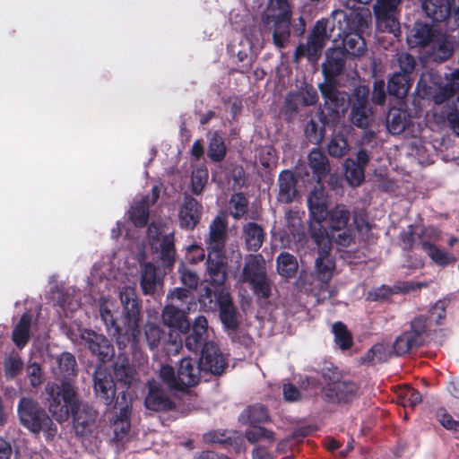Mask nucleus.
<instances>
[{"label":"nucleus","mask_w":459,"mask_h":459,"mask_svg":"<svg viewBox=\"0 0 459 459\" xmlns=\"http://www.w3.org/2000/svg\"><path fill=\"white\" fill-rule=\"evenodd\" d=\"M269 420L268 410L261 403L247 406L239 415V421L245 425L255 426Z\"/></svg>","instance_id":"36"},{"label":"nucleus","mask_w":459,"mask_h":459,"mask_svg":"<svg viewBox=\"0 0 459 459\" xmlns=\"http://www.w3.org/2000/svg\"><path fill=\"white\" fill-rule=\"evenodd\" d=\"M252 427V429L245 431V437L251 444H255L262 439L268 441L274 440V432L273 430L257 425Z\"/></svg>","instance_id":"57"},{"label":"nucleus","mask_w":459,"mask_h":459,"mask_svg":"<svg viewBox=\"0 0 459 459\" xmlns=\"http://www.w3.org/2000/svg\"><path fill=\"white\" fill-rule=\"evenodd\" d=\"M351 123L361 129L368 128L374 120V112L369 104V88L366 85L355 87L349 104Z\"/></svg>","instance_id":"10"},{"label":"nucleus","mask_w":459,"mask_h":459,"mask_svg":"<svg viewBox=\"0 0 459 459\" xmlns=\"http://www.w3.org/2000/svg\"><path fill=\"white\" fill-rule=\"evenodd\" d=\"M135 289H123L119 293L123 307V325H120L107 307H100V316L108 332L116 337L120 350L129 346L134 357H143L140 349L141 330L139 327L141 301Z\"/></svg>","instance_id":"2"},{"label":"nucleus","mask_w":459,"mask_h":459,"mask_svg":"<svg viewBox=\"0 0 459 459\" xmlns=\"http://www.w3.org/2000/svg\"><path fill=\"white\" fill-rule=\"evenodd\" d=\"M439 30L426 22H415L407 36V42L411 48H424L432 43Z\"/></svg>","instance_id":"26"},{"label":"nucleus","mask_w":459,"mask_h":459,"mask_svg":"<svg viewBox=\"0 0 459 459\" xmlns=\"http://www.w3.org/2000/svg\"><path fill=\"white\" fill-rule=\"evenodd\" d=\"M325 126L328 125L323 124L318 116V121L311 118L307 122L304 134L307 141L313 144H320L325 134Z\"/></svg>","instance_id":"44"},{"label":"nucleus","mask_w":459,"mask_h":459,"mask_svg":"<svg viewBox=\"0 0 459 459\" xmlns=\"http://www.w3.org/2000/svg\"><path fill=\"white\" fill-rule=\"evenodd\" d=\"M58 365L60 371L65 374V377L62 381H69L67 377L75 375L77 364L75 357L72 353H62L58 359Z\"/></svg>","instance_id":"58"},{"label":"nucleus","mask_w":459,"mask_h":459,"mask_svg":"<svg viewBox=\"0 0 459 459\" xmlns=\"http://www.w3.org/2000/svg\"><path fill=\"white\" fill-rule=\"evenodd\" d=\"M308 165L318 181L325 178L330 172L331 168L325 152L314 148L308 154Z\"/></svg>","instance_id":"37"},{"label":"nucleus","mask_w":459,"mask_h":459,"mask_svg":"<svg viewBox=\"0 0 459 459\" xmlns=\"http://www.w3.org/2000/svg\"><path fill=\"white\" fill-rule=\"evenodd\" d=\"M95 396L104 405L110 406L116 396V383L111 374L105 368L98 367L93 374Z\"/></svg>","instance_id":"19"},{"label":"nucleus","mask_w":459,"mask_h":459,"mask_svg":"<svg viewBox=\"0 0 459 459\" xmlns=\"http://www.w3.org/2000/svg\"><path fill=\"white\" fill-rule=\"evenodd\" d=\"M206 270L209 281L213 287H225L227 262L225 261L224 255H214L213 254H208Z\"/></svg>","instance_id":"28"},{"label":"nucleus","mask_w":459,"mask_h":459,"mask_svg":"<svg viewBox=\"0 0 459 459\" xmlns=\"http://www.w3.org/2000/svg\"><path fill=\"white\" fill-rule=\"evenodd\" d=\"M328 154L333 158H342L349 152V144L342 134H336L327 146Z\"/></svg>","instance_id":"51"},{"label":"nucleus","mask_w":459,"mask_h":459,"mask_svg":"<svg viewBox=\"0 0 459 459\" xmlns=\"http://www.w3.org/2000/svg\"><path fill=\"white\" fill-rule=\"evenodd\" d=\"M387 358L386 348L383 343L374 344L361 358L362 362L365 364H377L385 361Z\"/></svg>","instance_id":"55"},{"label":"nucleus","mask_w":459,"mask_h":459,"mask_svg":"<svg viewBox=\"0 0 459 459\" xmlns=\"http://www.w3.org/2000/svg\"><path fill=\"white\" fill-rule=\"evenodd\" d=\"M300 94L296 91H290L287 93L282 112L287 122H291L299 112V106L300 104Z\"/></svg>","instance_id":"49"},{"label":"nucleus","mask_w":459,"mask_h":459,"mask_svg":"<svg viewBox=\"0 0 459 459\" xmlns=\"http://www.w3.org/2000/svg\"><path fill=\"white\" fill-rule=\"evenodd\" d=\"M262 14H267L268 16L273 14L292 15V7L290 0H269L267 6Z\"/></svg>","instance_id":"56"},{"label":"nucleus","mask_w":459,"mask_h":459,"mask_svg":"<svg viewBox=\"0 0 459 459\" xmlns=\"http://www.w3.org/2000/svg\"><path fill=\"white\" fill-rule=\"evenodd\" d=\"M198 360L204 375L211 373L214 376H220L224 373L228 367L226 359L214 342H208L204 346Z\"/></svg>","instance_id":"20"},{"label":"nucleus","mask_w":459,"mask_h":459,"mask_svg":"<svg viewBox=\"0 0 459 459\" xmlns=\"http://www.w3.org/2000/svg\"><path fill=\"white\" fill-rule=\"evenodd\" d=\"M351 213L343 204H337L328 211V226L331 231H340L347 228Z\"/></svg>","instance_id":"39"},{"label":"nucleus","mask_w":459,"mask_h":459,"mask_svg":"<svg viewBox=\"0 0 459 459\" xmlns=\"http://www.w3.org/2000/svg\"><path fill=\"white\" fill-rule=\"evenodd\" d=\"M228 220L226 215L215 216L209 226V235L205 239L208 254L224 255L228 237Z\"/></svg>","instance_id":"15"},{"label":"nucleus","mask_w":459,"mask_h":459,"mask_svg":"<svg viewBox=\"0 0 459 459\" xmlns=\"http://www.w3.org/2000/svg\"><path fill=\"white\" fill-rule=\"evenodd\" d=\"M335 264L331 258L330 251H320L315 263V273H308L303 270L300 271L299 282L301 285H312L313 279L316 278L321 283L326 284L333 277V272Z\"/></svg>","instance_id":"16"},{"label":"nucleus","mask_w":459,"mask_h":459,"mask_svg":"<svg viewBox=\"0 0 459 459\" xmlns=\"http://www.w3.org/2000/svg\"><path fill=\"white\" fill-rule=\"evenodd\" d=\"M149 196L145 195L135 202L129 211V219L135 227L143 228L147 225L150 218Z\"/></svg>","instance_id":"38"},{"label":"nucleus","mask_w":459,"mask_h":459,"mask_svg":"<svg viewBox=\"0 0 459 459\" xmlns=\"http://www.w3.org/2000/svg\"><path fill=\"white\" fill-rule=\"evenodd\" d=\"M81 338L91 352L100 361L105 362L113 358L115 354L113 345L105 335L85 329L82 332Z\"/></svg>","instance_id":"21"},{"label":"nucleus","mask_w":459,"mask_h":459,"mask_svg":"<svg viewBox=\"0 0 459 459\" xmlns=\"http://www.w3.org/2000/svg\"><path fill=\"white\" fill-rule=\"evenodd\" d=\"M368 26L367 18L363 13L356 10L342 14V20L339 19L336 24V30L342 29L343 32H359L363 34Z\"/></svg>","instance_id":"33"},{"label":"nucleus","mask_w":459,"mask_h":459,"mask_svg":"<svg viewBox=\"0 0 459 459\" xmlns=\"http://www.w3.org/2000/svg\"><path fill=\"white\" fill-rule=\"evenodd\" d=\"M242 238L247 251L257 252L265 239V232L258 223L247 222L243 226Z\"/></svg>","instance_id":"31"},{"label":"nucleus","mask_w":459,"mask_h":459,"mask_svg":"<svg viewBox=\"0 0 459 459\" xmlns=\"http://www.w3.org/2000/svg\"><path fill=\"white\" fill-rule=\"evenodd\" d=\"M411 289H374L368 292L369 301H385L393 294H407Z\"/></svg>","instance_id":"59"},{"label":"nucleus","mask_w":459,"mask_h":459,"mask_svg":"<svg viewBox=\"0 0 459 459\" xmlns=\"http://www.w3.org/2000/svg\"><path fill=\"white\" fill-rule=\"evenodd\" d=\"M162 330L154 324H146L144 326V335L147 344L151 350H154L160 344Z\"/></svg>","instance_id":"61"},{"label":"nucleus","mask_w":459,"mask_h":459,"mask_svg":"<svg viewBox=\"0 0 459 459\" xmlns=\"http://www.w3.org/2000/svg\"><path fill=\"white\" fill-rule=\"evenodd\" d=\"M420 245L422 249L437 265L446 266L448 264H455L456 261L454 255L440 249L438 247H437L435 244L430 243L429 241L421 239Z\"/></svg>","instance_id":"41"},{"label":"nucleus","mask_w":459,"mask_h":459,"mask_svg":"<svg viewBox=\"0 0 459 459\" xmlns=\"http://www.w3.org/2000/svg\"><path fill=\"white\" fill-rule=\"evenodd\" d=\"M203 374L204 373L198 359L190 357L183 358L178 368V380L181 385L180 391H186L189 387L196 385Z\"/></svg>","instance_id":"23"},{"label":"nucleus","mask_w":459,"mask_h":459,"mask_svg":"<svg viewBox=\"0 0 459 459\" xmlns=\"http://www.w3.org/2000/svg\"><path fill=\"white\" fill-rule=\"evenodd\" d=\"M185 335V346L192 352H202L207 342L208 322L205 316H198Z\"/></svg>","instance_id":"22"},{"label":"nucleus","mask_w":459,"mask_h":459,"mask_svg":"<svg viewBox=\"0 0 459 459\" xmlns=\"http://www.w3.org/2000/svg\"><path fill=\"white\" fill-rule=\"evenodd\" d=\"M264 44L263 31L255 26L249 28L238 41L230 42L227 51L230 56L237 57L239 63L238 68L233 69L232 72L248 74L257 57L256 50L263 48Z\"/></svg>","instance_id":"6"},{"label":"nucleus","mask_w":459,"mask_h":459,"mask_svg":"<svg viewBox=\"0 0 459 459\" xmlns=\"http://www.w3.org/2000/svg\"><path fill=\"white\" fill-rule=\"evenodd\" d=\"M292 15L262 14L261 24L264 31L272 32L273 42L278 48H284L290 41ZM262 30V29H260Z\"/></svg>","instance_id":"12"},{"label":"nucleus","mask_w":459,"mask_h":459,"mask_svg":"<svg viewBox=\"0 0 459 459\" xmlns=\"http://www.w3.org/2000/svg\"><path fill=\"white\" fill-rule=\"evenodd\" d=\"M402 0H377L374 6L375 16L379 30L392 33L395 38L401 36V27L396 17L397 6Z\"/></svg>","instance_id":"13"},{"label":"nucleus","mask_w":459,"mask_h":459,"mask_svg":"<svg viewBox=\"0 0 459 459\" xmlns=\"http://www.w3.org/2000/svg\"><path fill=\"white\" fill-rule=\"evenodd\" d=\"M448 304L449 299H439L427 314L414 317L411 322L410 330L395 339L394 343L395 353L403 356L429 342L436 333L437 326L444 325L446 317V307Z\"/></svg>","instance_id":"4"},{"label":"nucleus","mask_w":459,"mask_h":459,"mask_svg":"<svg viewBox=\"0 0 459 459\" xmlns=\"http://www.w3.org/2000/svg\"><path fill=\"white\" fill-rule=\"evenodd\" d=\"M430 45L431 56L436 62H445L448 60L454 53V40L449 35L442 33L440 30Z\"/></svg>","instance_id":"32"},{"label":"nucleus","mask_w":459,"mask_h":459,"mask_svg":"<svg viewBox=\"0 0 459 459\" xmlns=\"http://www.w3.org/2000/svg\"><path fill=\"white\" fill-rule=\"evenodd\" d=\"M277 184L279 187L278 202L281 204L292 203L298 195V178L296 175L291 170L284 169L280 172Z\"/></svg>","instance_id":"27"},{"label":"nucleus","mask_w":459,"mask_h":459,"mask_svg":"<svg viewBox=\"0 0 459 459\" xmlns=\"http://www.w3.org/2000/svg\"><path fill=\"white\" fill-rule=\"evenodd\" d=\"M160 258L168 264L172 265L176 260L175 238L173 233L164 235L160 243Z\"/></svg>","instance_id":"45"},{"label":"nucleus","mask_w":459,"mask_h":459,"mask_svg":"<svg viewBox=\"0 0 459 459\" xmlns=\"http://www.w3.org/2000/svg\"><path fill=\"white\" fill-rule=\"evenodd\" d=\"M162 321L172 331H178L179 333H186L191 325L186 314L174 306H167L164 308Z\"/></svg>","instance_id":"30"},{"label":"nucleus","mask_w":459,"mask_h":459,"mask_svg":"<svg viewBox=\"0 0 459 459\" xmlns=\"http://www.w3.org/2000/svg\"><path fill=\"white\" fill-rule=\"evenodd\" d=\"M437 417L445 429L459 434V420H454L445 409L439 410L437 413Z\"/></svg>","instance_id":"63"},{"label":"nucleus","mask_w":459,"mask_h":459,"mask_svg":"<svg viewBox=\"0 0 459 459\" xmlns=\"http://www.w3.org/2000/svg\"><path fill=\"white\" fill-rule=\"evenodd\" d=\"M276 268L283 278H295L299 269L297 258L288 252H281L276 258Z\"/></svg>","instance_id":"40"},{"label":"nucleus","mask_w":459,"mask_h":459,"mask_svg":"<svg viewBox=\"0 0 459 459\" xmlns=\"http://www.w3.org/2000/svg\"><path fill=\"white\" fill-rule=\"evenodd\" d=\"M359 386L355 382L338 381L327 383L322 389V396L331 403H348L357 396Z\"/></svg>","instance_id":"18"},{"label":"nucleus","mask_w":459,"mask_h":459,"mask_svg":"<svg viewBox=\"0 0 459 459\" xmlns=\"http://www.w3.org/2000/svg\"><path fill=\"white\" fill-rule=\"evenodd\" d=\"M227 154V147L221 134L216 131L212 134L209 141L207 156L213 162L222 161Z\"/></svg>","instance_id":"43"},{"label":"nucleus","mask_w":459,"mask_h":459,"mask_svg":"<svg viewBox=\"0 0 459 459\" xmlns=\"http://www.w3.org/2000/svg\"><path fill=\"white\" fill-rule=\"evenodd\" d=\"M459 90V84L456 82H447L439 87L432 95V100L435 104L440 105L454 98Z\"/></svg>","instance_id":"53"},{"label":"nucleus","mask_w":459,"mask_h":459,"mask_svg":"<svg viewBox=\"0 0 459 459\" xmlns=\"http://www.w3.org/2000/svg\"><path fill=\"white\" fill-rule=\"evenodd\" d=\"M205 443L218 444L222 447H230L237 445L236 437H232L229 430H212L204 435Z\"/></svg>","instance_id":"47"},{"label":"nucleus","mask_w":459,"mask_h":459,"mask_svg":"<svg viewBox=\"0 0 459 459\" xmlns=\"http://www.w3.org/2000/svg\"><path fill=\"white\" fill-rule=\"evenodd\" d=\"M394 67H397L388 79L386 91L396 99L404 98L414 82L413 73L416 67L414 56L407 52L397 54Z\"/></svg>","instance_id":"9"},{"label":"nucleus","mask_w":459,"mask_h":459,"mask_svg":"<svg viewBox=\"0 0 459 459\" xmlns=\"http://www.w3.org/2000/svg\"><path fill=\"white\" fill-rule=\"evenodd\" d=\"M236 278L238 282L247 283L250 287H270L266 264L261 255L247 256L242 272Z\"/></svg>","instance_id":"11"},{"label":"nucleus","mask_w":459,"mask_h":459,"mask_svg":"<svg viewBox=\"0 0 459 459\" xmlns=\"http://www.w3.org/2000/svg\"><path fill=\"white\" fill-rule=\"evenodd\" d=\"M422 9L426 15L435 22L446 21L451 13L449 0H424Z\"/></svg>","instance_id":"34"},{"label":"nucleus","mask_w":459,"mask_h":459,"mask_svg":"<svg viewBox=\"0 0 459 459\" xmlns=\"http://www.w3.org/2000/svg\"><path fill=\"white\" fill-rule=\"evenodd\" d=\"M401 246L405 251H411L415 244L414 226L409 225L406 230H403L399 236Z\"/></svg>","instance_id":"64"},{"label":"nucleus","mask_w":459,"mask_h":459,"mask_svg":"<svg viewBox=\"0 0 459 459\" xmlns=\"http://www.w3.org/2000/svg\"><path fill=\"white\" fill-rule=\"evenodd\" d=\"M345 177L353 186H359L365 178V169L355 165L353 159H347L345 161Z\"/></svg>","instance_id":"50"},{"label":"nucleus","mask_w":459,"mask_h":459,"mask_svg":"<svg viewBox=\"0 0 459 459\" xmlns=\"http://www.w3.org/2000/svg\"><path fill=\"white\" fill-rule=\"evenodd\" d=\"M21 424L34 435L43 432L47 441H52L58 429L48 411L37 401L22 397L17 406Z\"/></svg>","instance_id":"5"},{"label":"nucleus","mask_w":459,"mask_h":459,"mask_svg":"<svg viewBox=\"0 0 459 459\" xmlns=\"http://www.w3.org/2000/svg\"><path fill=\"white\" fill-rule=\"evenodd\" d=\"M160 379L169 388L180 391V384L178 380V372H175L173 367L169 365H163L160 371Z\"/></svg>","instance_id":"60"},{"label":"nucleus","mask_w":459,"mask_h":459,"mask_svg":"<svg viewBox=\"0 0 459 459\" xmlns=\"http://www.w3.org/2000/svg\"><path fill=\"white\" fill-rule=\"evenodd\" d=\"M332 329L334 335V342L339 348L342 351L349 350L353 344V339L346 325L341 321L335 322Z\"/></svg>","instance_id":"46"},{"label":"nucleus","mask_w":459,"mask_h":459,"mask_svg":"<svg viewBox=\"0 0 459 459\" xmlns=\"http://www.w3.org/2000/svg\"><path fill=\"white\" fill-rule=\"evenodd\" d=\"M141 268V286L140 287H155L160 282V278L157 273V267L151 262H143L140 264Z\"/></svg>","instance_id":"48"},{"label":"nucleus","mask_w":459,"mask_h":459,"mask_svg":"<svg viewBox=\"0 0 459 459\" xmlns=\"http://www.w3.org/2000/svg\"><path fill=\"white\" fill-rule=\"evenodd\" d=\"M327 22L319 20L311 30L306 44H299L294 51L296 60L306 56L308 61H316L321 56L327 39ZM329 38L333 41L341 40V48L346 52V56L352 57L361 56L366 51V42L359 32H343L342 29L336 30L333 23L330 30Z\"/></svg>","instance_id":"3"},{"label":"nucleus","mask_w":459,"mask_h":459,"mask_svg":"<svg viewBox=\"0 0 459 459\" xmlns=\"http://www.w3.org/2000/svg\"><path fill=\"white\" fill-rule=\"evenodd\" d=\"M230 214L235 219H240L247 212L248 201L243 193H235L231 195Z\"/></svg>","instance_id":"52"},{"label":"nucleus","mask_w":459,"mask_h":459,"mask_svg":"<svg viewBox=\"0 0 459 459\" xmlns=\"http://www.w3.org/2000/svg\"><path fill=\"white\" fill-rule=\"evenodd\" d=\"M324 100V110L317 115L325 125L336 127L344 117L351 100V93L338 89L337 82H322L318 84Z\"/></svg>","instance_id":"7"},{"label":"nucleus","mask_w":459,"mask_h":459,"mask_svg":"<svg viewBox=\"0 0 459 459\" xmlns=\"http://www.w3.org/2000/svg\"><path fill=\"white\" fill-rule=\"evenodd\" d=\"M385 124L390 134H400L412 125L411 117L407 110L393 107L386 114Z\"/></svg>","instance_id":"29"},{"label":"nucleus","mask_w":459,"mask_h":459,"mask_svg":"<svg viewBox=\"0 0 459 459\" xmlns=\"http://www.w3.org/2000/svg\"><path fill=\"white\" fill-rule=\"evenodd\" d=\"M115 377L117 380L128 389L133 382V369L128 363H122L115 368Z\"/></svg>","instance_id":"62"},{"label":"nucleus","mask_w":459,"mask_h":459,"mask_svg":"<svg viewBox=\"0 0 459 459\" xmlns=\"http://www.w3.org/2000/svg\"><path fill=\"white\" fill-rule=\"evenodd\" d=\"M224 332L230 338V342L234 344H238L239 346L247 349L254 343V340L251 335L245 329L240 328V325L235 327L234 330H226Z\"/></svg>","instance_id":"54"},{"label":"nucleus","mask_w":459,"mask_h":459,"mask_svg":"<svg viewBox=\"0 0 459 459\" xmlns=\"http://www.w3.org/2000/svg\"><path fill=\"white\" fill-rule=\"evenodd\" d=\"M146 409L153 411H169L176 408V403L170 399L166 391L155 385H150L144 399Z\"/></svg>","instance_id":"24"},{"label":"nucleus","mask_w":459,"mask_h":459,"mask_svg":"<svg viewBox=\"0 0 459 459\" xmlns=\"http://www.w3.org/2000/svg\"><path fill=\"white\" fill-rule=\"evenodd\" d=\"M200 302L210 310L218 309L223 331L234 330L241 324V315L228 289H204Z\"/></svg>","instance_id":"8"},{"label":"nucleus","mask_w":459,"mask_h":459,"mask_svg":"<svg viewBox=\"0 0 459 459\" xmlns=\"http://www.w3.org/2000/svg\"><path fill=\"white\" fill-rule=\"evenodd\" d=\"M32 315L29 312L23 313L13 330L12 340L15 346L22 349L27 345L30 338V326Z\"/></svg>","instance_id":"35"},{"label":"nucleus","mask_w":459,"mask_h":459,"mask_svg":"<svg viewBox=\"0 0 459 459\" xmlns=\"http://www.w3.org/2000/svg\"><path fill=\"white\" fill-rule=\"evenodd\" d=\"M203 204L195 197L186 193L179 204L178 221L181 230L192 231L200 223L203 216Z\"/></svg>","instance_id":"14"},{"label":"nucleus","mask_w":459,"mask_h":459,"mask_svg":"<svg viewBox=\"0 0 459 459\" xmlns=\"http://www.w3.org/2000/svg\"><path fill=\"white\" fill-rule=\"evenodd\" d=\"M348 56L339 46L330 48L325 52V60L322 64L324 82H337V78L343 74Z\"/></svg>","instance_id":"17"},{"label":"nucleus","mask_w":459,"mask_h":459,"mask_svg":"<svg viewBox=\"0 0 459 459\" xmlns=\"http://www.w3.org/2000/svg\"><path fill=\"white\" fill-rule=\"evenodd\" d=\"M45 391L48 411L56 421L62 423L73 417L77 435L84 436L91 431V428L97 420L98 412L91 406L82 403L74 384L66 380L60 384L48 383Z\"/></svg>","instance_id":"1"},{"label":"nucleus","mask_w":459,"mask_h":459,"mask_svg":"<svg viewBox=\"0 0 459 459\" xmlns=\"http://www.w3.org/2000/svg\"><path fill=\"white\" fill-rule=\"evenodd\" d=\"M307 207L310 219L323 222L328 214L327 195L322 186H315L307 196Z\"/></svg>","instance_id":"25"},{"label":"nucleus","mask_w":459,"mask_h":459,"mask_svg":"<svg viewBox=\"0 0 459 459\" xmlns=\"http://www.w3.org/2000/svg\"><path fill=\"white\" fill-rule=\"evenodd\" d=\"M308 231L314 243L317 246L318 252L331 251V233L327 232L322 222H311Z\"/></svg>","instance_id":"42"}]
</instances>
